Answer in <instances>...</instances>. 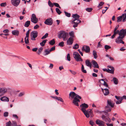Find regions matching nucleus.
I'll return each mask as SVG.
<instances>
[{
    "label": "nucleus",
    "instance_id": "4",
    "mask_svg": "<svg viewBox=\"0 0 126 126\" xmlns=\"http://www.w3.org/2000/svg\"><path fill=\"white\" fill-rule=\"evenodd\" d=\"M73 57L76 61H82V59L81 58L80 55L77 52H75L73 54Z\"/></svg>",
    "mask_w": 126,
    "mask_h": 126
},
{
    "label": "nucleus",
    "instance_id": "30",
    "mask_svg": "<svg viewBox=\"0 0 126 126\" xmlns=\"http://www.w3.org/2000/svg\"><path fill=\"white\" fill-rule=\"evenodd\" d=\"M47 41V40H43L42 42L40 43V45L42 47L44 46Z\"/></svg>",
    "mask_w": 126,
    "mask_h": 126
},
{
    "label": "nucleus",
    "instance_id": "49",
    "mask_svg": "<svg viewBox=\"0 0 126 126\" xmlns=\"http://www.w3.org/2000/svg\"><path fill=\"white\" fill-rule=\"evenodd\" d=\"M53 4L55 6L58 7L60 8H61V7L58 3L54 2L53 3Z\"/></svg>",
    "mask_w": 126,
    "mask_h": 126
},
{
    "label": "nucleus",
    "instance_id": "33",
    "mask_svg": "<svg viewBox=\"0 0 126 126\" xmlns=\"http://www.w3.org/2000/svg\"><path fill=\"white\" fill-rule=\"evenodd\" d=\"M55 43V42L54 39L51 40L49 42V44L50 45H54Z\"/></svg>",
    "mask_w": 126,
    "mask_h": 126
},
{
    "label": "nucleus",
    "instance_id": "58",
    "mask_svg": "<svg viewBox=\"0 0 126 126\" xmlns=\"http://www.w3.org/2000/svg\"><path fill=\"white\" fill-rule=\"evenodd\" d=\"M89 123L92 126H93L94 124V123L91 120L89 122Z\"/></svg>",
    "mask_w": 126,
    "mask_h": 126
},
{
    "label": "nucleus",
    "instance_id": "56",
    "mask_svg": "<svg viewBox=\"0 0 126 126\" xmlns=\"http://www.w3.org/2000/svg\"><path fill=\"white\" fill-rule=\"evenodd\" d=\"M111 48V47L110 46H109L107 45H105V48L106 49L108 50L109 49Z\"/></svg>",
    "mask_w": 126,
    "mask_h": 126
},
{
    "label": "nucleus",
    "instance_id": "10",
    "mask_svg": "<svg viewBox=\"0 0 126 126\" xmlns=\"http://www.w3.org/2000/svg\"><path fill=\"white\" fill-rule=\"evenodd\" d=\"M82 51H85L87 53H88L90 52V48L89 46H84L82 47Z\"/></svg>",
    "mask_w": 126,
    "mask_h": 126
},
{
    "label": "nucleus",
    "instance_id": "5",
    "mask_svg": "<svg viewBox=\"0 0 126 126\" xmlns=\"http://www.w3.org/2000/svg\"><path fill=\"white\" fill-rule=\"evenodd\" d=\"M126 35V29H121L119 33V36L117 38L123 39Z\"/></svg>",
    "mask_w": 126,
    "mask_h": 126
},
{
    "label": "nucleus",
    "instance_id": "38",
    "mask_svg": "<svg viewBox=\"0 0 126 126\" xmlns=\"http://www.w3.org/2000/svg\"><path fill=\"white\" fill-rule=\"evenodd\" d=\"M69 35L71 36L70 37H72L73 38L74 37V32L73 31H72L69 33Z\"/></svg>",
    "mask_w": 126,
    "mask_h": 126
},
{
    "label": "nucleus",
    "instance_id": "1",
    "mask_svg": "<svg viewBox=\"0 0 126 126\" xmlns=\"http://www.w3.org/2000/svg\"><path fill=\"white\" fill-rule=\"evenodd\" d=\"M114 106V104L110 100H108L107 106L105 107V111L107 112H110L111 111V108Z\"/></svg>",
    "mask_w": 126,
    "mask_h": 126
},
{
    "label": "nucleus",
    "instance_id": "16",
    "mask_svg": "<svg viewBox=\"0 0 126 126\" xmlns=\"http://www.w3.org/2000/svg\"><path fill=\"white\" fill-rule=\"evenodd\" d=\"M101 89L104 95H108L109 94V92L108 89L106 88L103 89L102 88H101Z\"/></svg>",
    "mask_w": 126,
    "mask_h": 126
},
{
    "label": "nucleus",
    "instance_id": "31",
    "mask_svg": "<svg viewBox=\"0 0 126 126\" xmlns=\"http://www.w3.org/2000/svg\"><path fill=\"white\" fill-rule=\"evenodd\" d=\"M113 80L114 83L115 84H117L118 82V80L116 78L114 77L113 78Z\"/></svg>",
    "mask_w": 126,
    "mask_h": 126
},
{
    "label": "nucleus",
    "instance_id": "34",
    "mask_svg": "<svg viewBox=\"0 0 126 126\" xmlns=\"http://www.w3.org/2000/svg\"><path fill=\"white\" fill-rule=\"evenodd\" d=\"M122 16L123 17L122 21L123 22H125L126 20V13L123 14Z\"/></svg>",
    "mask_w": 126,
    "mask_h": 126
},
{
    "label": "nucleus",
    "instance_id": "14",
    "mask_svg": "<svg viewBox=\"0 0 126 126\" xmlns=\"http://www.w3.org/2000/svg\"><path fill=\"white\" fill-rule=\"evenodd\" d=\"M108 68L111 69H108V72L111 74H113L114 73V68L113 66L110 65L108 66Z\"/></svg>",
    "mask_w": 126,
    "mask_h": 126
},
{
    "label": "nucleus",
    "instance_id": "24",
    "mask_svg": "<svg viewBox=\"0 0 126 126\" xmlns=\"http://www.w3.org/2000/svg\"><path fill=\"white\" fill-rule=\"evenodd\" d=\"M73 103L75 105L77 106H79V105L76 99V97H75L74 99H73Z\"/></svg>",
    "mask_w": 126,
    "mask_h": 126
},
{
    "label": "nucleus",
    "instance_id": "41",
    "mask_svg": "<svg viewBox=\"0 0 126 126\" xmlns=\"http://www.w3.org/2000/svg\"><path fill=\"white\" fill-rule=\"evenodd\" d=\"M93 9V8H88L86 9V10L88 12H90L92 11Z\"/></svg>",
    "mask_w": 126,
    "mask_h": 126
},
{
    "label": "nucleus",
    "instance_id": "22",
    "mask_svg": "<svg viewBox=\"0 0 126 126\" xmlns=\"http://www.w3.org/2000/svg\"><path fill=\"white\" fill-rule=\"evenodd\" d=\"M96 124L98 125H104V122L102 121L99 119H97L96 121Z\"/></svg>",
    "mask_w": 126,
    "mask_h": 126
},
{
    "label": "nucleus",
    "instance_id": "44",
    "mask_svg": "<svg viewBox=\"0 0 126 126\" xmlns=\"http://www.w3.org/2000/svg\"><path fill=\"white\" fill-rule=\"evenodd\" d=\"M48 36V34L47 33H46V34L43 36L41 38L42 39H44L46 38Z\"/></svg>",
    "mask_w": 126,
    "mask_h": 126
},
{
    "label": "nucleus",
    "instance_id": "9",
    "mask_svg": "<svg viewBox=\"0 0 126 126\" xmlns=\"http://www.w3.org/2000/svg\"><path fill=\"white\" fill-rule=\"evenodd\" d=\"M20 0H11V3L14 6L17 7L20 3Z\"/></svg>",
    "mask_w": 126,
    "mask_h": 126
},
{
    "label": "nucleus",
    "instance_id": "61",
    "mask_svg": "<svg viewBox=\"0 0 126 126\" xmlns=\"http://www.w3.org/2000/svg\"><path fill=\"white\" fill-rule=\"evenodd\" d=\"M55 46L53 47H51L50 49V51H52L55 50Z\"/></svg>",
    "mask_w": 126,
    "mask_h": 126
},
{
    "label": "nucleus",
    "instance_id": "57",
    "mask_svg": "<svg viewBox=\"0 0 126 126\" xmlns=\"http://www.w3.org/2000/svg\"><path fill=\"white\" fill-rule=\"evenodd\" d=\"M40 26L37 24L34 27V29H37L39 28Z\"/></svg>",
    "mask_w": 126,
    "mask_h": 126
},
{
    "label": "nucleus",
    "instance_id": "17",
    "mask_svg": "<svg viewBox=\"0 0 126 126\" xmlns=\"http://www.w3.org/2000/svg\"><path fill=\"white\" fill-rule=\"evenodd\" d=\"M7 90L6 88H0V93L3 94H4L7 93Z\"/></svg>",
    "mask_w": 126,
    "mask_h": 126
},
{
    "label": "nucleus",
    "instance_id": "29",
    "mask_svg": "<svg viewBox=\"0 0 126 126\" xmlns=\"http://www.w3.org/2000/svg\"><path fill=\"white\" fill-rule=\"evenodd\" d=\"M72 17L74 18L75 19H79V16L77 14H73L72 15Z\"/></svg>",
    "mask_w": 126,
    "mask_h": 126
},
{
    "label": "nucleus",
    "instance_id": "18",
    "mask_svg": "<svg viewBox=\"0 0 126 126\" xmlns=\"http://www.w3.org/2000/svg\"><path fill=\"white\" fill-rule=\"evenodd\" d=\"M92 63L94 65V67L95 68H98L99 66L97 62L94 60L92 61Z\"/></svg>",
    "mask_w": 126,
    "mask_h": 126
},
{
    "label": "nucleus",
    "instance_id": "40",
    "mask_svg": "<svg viewBox=\"0 0 126 126\" xmlns=\"http://www.w3.org/2000/svg\"><path fill=\"white\" fill-rule=\"evenodd\" d=\"M56 12L57 13L58 15H60L62 13L61 11L58 8H56Z\"/></svg>",
    "mask_w": 126,
    "mask_h": 126
},
{
    "label": "nucleus",
    "instance_id": "13",
    "mask_svg": "<svg viewBox=\"0 0 126 126\" xmlns=\"http://www.w3.org/2000/svg\"><path fill=\"white\" fill-rule=\"evenodd\" d=\"M102 118L103 120L106 122H110L111 119L108 117L105 116L104 115H102Z\"/></svg>",
    "mask_w": 126,
    "mask_h": 126
},
{
    "label": "nucleus",
    "instance_id": "28",
    "mask_svg": "<svg viewBox=\"0 0 126 126\" xmlns=\"http://www.w3.org/2000/svg\"><path fill=\"white\" fill-rule=\"evenodd\" d=\"M117 22H120L121 21L122 19H123V17L122 16V15L121 16H120L118 17L117 18Z\"/></svg>",
    "mask_w": 126,
    "mask_h": 126
},
{
    "label": "nucleus",
    "instance_id": "50",
    "mask_svg": "<svg viewBox=\"0 0 126 126\" xmlns=\"http://www.w3.org/2000/svg\"><path fill=\"white\" fill-rule=\"evenodd\" d=\"M69 70L71 73L73 75H75L77 74L76 72L72 70Z\"/></svg>",
    "mask_w": 126,
    "mask_h": 126
},
{
    "label": "nucleus",
    "instance_id": "59",
    "mask_svg": "<svg viewBox=\"0 0 126 126\" xmlns=\"http://www.w3.org/2000/svg\"><path fill=\"white\" fill-rule=\"evenodd\" d=\"M120 32L119 30H117V31H114V34L116 35V34L119 33Z\"/></svg>",
    "mask_w": 126,
    "mask_h": 126
},
{
    "label": "nucleus",
    "instance_id": "51",
    "mask_svg": "<svg viewBox=\"0 0 126 126\" xmlns=\"http://www.w3.org/2000/svg\"><path fill=\"white\" fill-rule=\"evenodd\" d=\"M6 2H3L0 4V5L1 7H5L6 6Z\"/></svg>",
    "mask_w": 126,
    "mask_h": 126
},
{
    "label": "nucleus",
    "instance_id": "52",
    "mask_svg": "<svg viewBox=\"0 0 126 126\" xmlns=\"http://www.w3.org/2000/svg\"><path fill=\"white\" fill-rule=\"evenodd\" d=\"M25 43L26 44H28L29 43V38H25Z\"/></svg>",
    "mask_w": 126,
    "mask_h": 126
},
{
    "label": "nucleus",
    "instance_id": "32",
    "mask_svg": "<svg viewBox=\"0 0 126 126\" xmlns=\"http://www.w3.org/2000/svg\"><path fill=\"white\" fill-rule=\"evenodd\" d=\"M30 21H27L25 23L24 26L26 27H28L30 24Z\"/></svg>",
    "mask_w": 126,
    "mask_h": 126
},
{
    "label": "nucleus",
    "instance_id": "23",
    "mask_svg": "<svg viewBox=\"0 0 126 126\" xmlns=\"http://www.w3.org/2000/svg\"><path fill=\"white\" fill-rule=\"evenodd\" d=\"M12 34L15 35L17 36L19 33V32L18 30H14L12 32Z\"/></svg>",
    "mask_w": 126,
    "mask_h": 126
},
{
    "label": "nucleus",
    "instance_id": "62",
    "mask_svg": "<svg viewBox=\"0 0 126 126\" xmlns=\"http://www.w3.org/2000/svg\"><path fill=\"white\" fill-rule=\"evenodd\" d=\"M3 32L4 33H8L9 32V31L8 29H6L4 30L3 31Z\"/></svg>",
    "mask_w": 126,
    "mask_h": 126
},
{
    "label": "nucleus",
    "instance_id": "64",
    "mask_svg": "<svg viewBox=\"0 0 126 126\" xmlns=\"http://www.w3.org/2000/svg\"><path fill=\"white\" fill-rule=\"evenodd\" d=\"M38 49V48L37 47H35L32 49V50L33 51H36Z\"/></svg>",
    "mask_w": 126,
    "mask_h": 126
},
{
    "label": "nucleus",
    "instance_id": "25",
    "mask_svg": "<svg viewBox=\"0 0 126 126\" xmlns=\"http://www.w3.org/2000/svg\"><path fill=\"white\" fill-rule=\"evenodd\" d=\"M85 63L86 65L88 67H91V64L90 63L89 61L88 60H87L85 61Z\"/></svg>",
    "mask_w": 126,
    "mask_h": 126
},
{
    "label": "nucleus",
    "instance_id": "11",
    "mask_svg": "<svg viewBox=\"0 0 126 126\" xmlns=\"http://www.w3.org/2000/svg\"><path fill=\"white\" fill-rule=\"evenodd\" d=\"M76 94L74 92H71L69 94V98L71 100L74 99L75 97H76Z\"/></svg>",
    "mask_w": 126,
    "mask_h": 126
},
{
    "label": "nucleus",
    "instance_id": "3",
    "mask_svg": "<svg viewBox=\"0 0 126 126\" xmlns=\"http://www.w3.org/2000/svg\"><path fill=\"white\" fill-rule=\"evenodd\" d=\"M80 107L81 108V110L82 111L84 114L85 115L86 117H88V116L86 115V109L88 108V105L85 103L82 104L80 105Z\"/></svg>",
    "mask_w": 126,
    "mask_h": 126
},
{
    "label": "nucleus",
    "instance_id": "15",
    "mask_svg": "<svg viewBox=\"0 0 126 126\" xmlns=\"http://www.w3.org/2000/svg\"><path fill=\"white\" fill-rule=\"evenodd\" d=\"M73 39L72 37H70L67 41V44L69 45H72L73 41Z\"/></svg>",
    "mask_w": 126,
    "mask_h": 126
},
{
    "label": "nucleus",
    "instance_id": "48",
    "mask_svg": "<svg viewBox=\"0 0 126 126\" xmlns=\"http://www.w3.org/2000/svg\"><path fill=\"white\" fill-rule=\"evenodd\" d=\"M6 125L5 126H11V123L10 121L8 122H7L6 124Z\"/></svg>",
    "mask_w": 126,
    "mask_h": 126
},
{
    "label": "nucleus",
    "instance_id": "60",
    "mask_svg": "<svg viewBox=\"0 0 126 126\" xmlns=\"http://www.w3.org/2000/svg\"><path fill=\"white\" fill-rule=\"evenodd\" d=\"M11 125H13L15 126H17V123L15 121H13L12 122V123H11Z\"/></svg>",
    "mask_w": 126,
    "mask_h": 126
},
{
    "label": "nucleus",
    "instance_id": "63",
    "mask_svg": "<svg viewBox=\"0 0 126 126\" xmlns=\"http://www.w3.org/2000/svg\"><path fill=\"white\" fill-rule=\"evenodd\" d=\"M13 117L14 118H16V119H18V117L17 115L16 114H14L13 115Z\"/></svg>",
    "mask_w": 126,
    "mask_h": 126
},
{
    "label": "nucleus",
    "instance_id": "54",
    "mask_svg": "<svg viewBox=\"0 0 126 126\" xmlns=\"http://www.w3.org/2000/svg\"><path fill=\"white\" fill-rule=\"evenodd\" d=\"M67 60L69 61H70V55L69 53L67 54Z\"/></svg>",
    "mask_w": 126,
    "mask_h": 126
},
{
    "label": "nucleus",
    "instance_id": "8",
    "mask_svg": "<svg viewBox=\"0 0 126 126\" xmlns=\"http://www.w3.org/2000/svg\"><path fill=\"white\" fill-rule=\"evenodd\" d=\"M31 20V21L34 23H36L38 21V19L36 18L35 15L34 14L32 15Z\"/></svg>",
    "mask_w": 126,
    "mask_h": 126
},
{
    "label": "nucleus",
    "instance_id": "7",
    "mask_svg": "<svg viewBox=\"0 0 126 126\" xmlns=\"http://www.w3.org/2000/svg\"><path fill=\"white\" fill-rule=\"evenodd\" d=\"M81 22V21L79 19H74L72 20V24H73V27L75 28L78 26L79 23Z\"/></svg>",
    "mask_w": 126,
    "mask_h": 126
},
{
    "label": "nucleus",
    "instance_id": "45",
    "mask_svg": "<svg viewBox=\"0 0 126 126\" xmlns=\"http://www.w3.org/2000/svg\"><path fill=\"white\" fill-rule=\"evenodd\" d=\"M64 45V42L63 41L60 43L58 45V46L61 47H63Z\"/></svg>",
    "mask_w": 126,
    "mask_h": 126
},
{
    "label": "nucleus",
    "instance_id": "37",
    "mask_svg": "<svg viewBox=\"0 0 126 126\" xmlns=\"http://www.w3.org/2000/svg\"><path fill=\"white\" fill-rule=\"evenodd\" d=\"M48 4L49 6L51 7H52L54 6L53 3H52L50 0L48 1Z\"/></svg>",
    "mask_w": 126,
    "mask_h": 126
},
{
    "label": "nucleus",
    "instance_id": "20",
    "mask_svg": "<svg viewBox=\"0 0 126 126\" xmlns=\"http://www.w3.org/2000/svg\"><path fill=\"white\" fill-rule=\"evenodd\" d=\"M0 100L1 101L4 102H8L9 100V98L5 96L1 97Z\"/></svg>",
    "mask_w": 126,
    "mask_h": 126
},
{
    "label": "nucleus",
    "instance_id": "21",
    "mask_svg": "<svg viewBox=\"0 0 126 126\" xmlns=\"http://www.w3.org/2000/svg\"><path fill=\"white\" fill-rule=\"evenodd\" d=\"M90 110L89 111L88 110H86V115L88 116V117L87 116L86 117L87 118H89L90 117V115H91L92 114L93 112L92 111V109H89Z\"/></svg>",
    "mask_w": 126,
    "mask_h": 126
},
{
    "label": "nucleus",
    "instance_id": "35",
    "mask_svg": "<svg viewBox=\"0 0 126 126\" xmlns=\"http://www.w3.org/2000/svg\"><path fill=\"white\" fill-rule=\"evenodd\" d=\"M116 98L117 99L118 101H122L123 99L122 97L120 96H115Z\"/></svg>",
    "mask_w": 126,
    "mask_h": 126
},
{
    "label": "nucleus",
    "instance_id": "55",
    "mask_svg": "<svg viewBox=\"0 0 126 126\" xmlns=\"http://www.w3.org/2000/svg\"><path fill=\"white\" fill-rule=\"evenodd\" d=\"M8 112H5L4 113L3 116L4 117H6L8 116Z\"/></svg>",
    "mask_w": 126,
    "mask_h": 126
},
{
    "label": "nucleus",
    "instance_id": "46",
    "mask_svg": "<svg viewBox=\"0 0 126 126\" xmlns=\"http://www.w3.org/2000/svg\"><path fill=\"white\" fill-rule=\"evenodd\" d=\"M64 13L65 14V15L66 16L68 17H70L71 16V14L70 13H68L66 11H64Z\"/></svg>",
    "mask_w": 126,
    "mask_h": 126
},
{
    "label": "nucleus",
    "instance_id": "19",
    "mask_svg": "<svg viewBox=\"0 0 126 126\" xmlns=\"http://www.w3.org/2000/svg\"><path fill=\"white\" fill-rule=\"evenodd\" d=\"M122 39L120 38H117L115 42L118 44L122 43L123 44H124V42L122 41Z\"/></svg>",
    "mask_w": 126,
    "mask_h": 126
},
{
    "label": "nucleus",
    "instance_id": "39",
    "mask_svg": "<svg viewBox=\"0 0 126 126\" xmlns=\"http://www.w3.org/2000/svg\"><path fill=\"white\" fill-rule=\"evenodd\" d=\"M31 30H29L27 32L26 34V36L25 37V38H29V31Z\"/></svg>",
    "mask_w": 126,
    "mask_h": 126
},
{
    "label": "nucleus",
    "instance_id": "42",
    "mask_svg": "<svg viewBox=\"0 0 126 126\" xmlns=\"http://www.w3.org/2000/svg\"><path fill=\"white\" fill-rule=\"evenodd\" d=\"M104 3L102 1L100 2V3H99V4L97 6V7L99 8L100 6H102Z\"/></svg>",
    "mask_w": 126,
    "mask_h": 126
},
{
    "label": "nucleus",
    "instance_id": "53",
    "mask_svg": "<svg viewBox=\"0 0 126 126\" xmlns=\"http://www.w3.org/2000/svg\"><path fill=\"white\" fill-rule=\"evenodd\" d=\"M57 100L58 101H60L62 102H63V99H62V98L60 97H58Z\"/></svg>",
    "mask_w": 126,
    "mask_h": 126
},
{
    "label": "nucleus",
    "instance_id": "47",
    "mask_svg": "<svg viewBox=\"0 0 126 126\" xmlns=\"http://www.w3.org/2000/svg\"><path fill=\"white\" fill-rule=\"evenodd\" d=\"M100 83L103 84L104 85L108 87V85L107 83L105 81H104L103 82H100Z\"/></svg>",
    "mask_w": 126,
    "mask_h": 126
},
{
    "label": "nucleus",
    "instance_id": "12",
    "mask_svg": "<svg viewBox=\"0 0 126 126\" xmlns=\"http://www.w3.org/2000/svg\"><path fill=\"white\" fill-rule=\"evenodd\" d=\"M45 23L47 25H52L53 23L52 19L50 18L49 19H46L45 21Z\"/></svg>",
    "mask_w": 126,
    "mask_h": 126
},
{
    "label": "nucleus",
    "instance_id": "27",
    "mask_svg": "<svg viewBox=\"0 0 126 126\" xmlns=\"http://www.w3.org/2000/svg\"><path fill=\"white\" fill-rule=\"evenodd\" d=\"M93 54L94 58L95 59H96L98 56L96 51L94 50H93Z\"/></svg>",
    "mask_w": 126,
    "mask_h": 126
},
{
    "label": "nucleus",
    "instance_id": "43",
    "mask_svg": "<svg viewBox=\"0 0 126 126\" xmlns=\"http://www.w3.org/2000/svg\"><path fill=\"white\" fill-rule=\"evenodd\" d=\"M79 45H78V44H76L75 46H73V48L74 49H77L79 48Z\"/></svg>",
    "mask_w": 126,
    "mask_h": 126
},
{
    "label": "nucleus",
    "instance_id": "2",
    "mask_svg": "<svg viewBox=\"0 0 126 126\" xmlns=\"http://www.w3.org/2000/svg\"><path fill=\"white\" fill-rule=\"evenodd\" d=\"M58 35L59 38H63L64 41H65L67 39L68 34L63 31H61L59 32Z\"/></svg>",
    "mask_w": 126,
    "mask_h": 126
},
{
    "label": "nucleus",
    "instance_id": "26",
    "mask_svg": "<svg viewBox=\"0 0 126 126\" xmlns=\"http://www.w3.org/2000/svg\"><path fill=\"white\" fill-rule=\"evenodd\" d=\"M50 52L49 49H46L44 52V55H47L50 53Z\"/></svg>",
    "mask_w": 126,
    "mask_h": 126
},
{
    "label": "nucleus",
    "instance_id": "6",
    "mask_svg": "<svg viewBox=\"0 0 126 126\" xmlns=\"http://www.w3.org/2000/svg\"><path fill=\"white\" fill-rule=\"evenodd\" d=\"M38 33L37 31H34L32 32L31 34V39L32 40H35V38L37 36Z\"/></svg>",
    "mask_w": 126,
    "mask_h": 126
},
{
    "label": "nucleus",
    "instance_id": "36",
    "mask_svg": "<svg viewBox=\"0 0 126 126\" xmlns=\"http://www.w3.org/2000/svg\"><path fill=\"white\" fill-rule=\"evenodd\" d=\"M43 49V48L42 47H41L40 48H39L37 51V53L39 54L40 53H41V52L42 51Z\"/></svg>",
    "mask_w": 126,
    "mask_h": 126
}]
</instances>
